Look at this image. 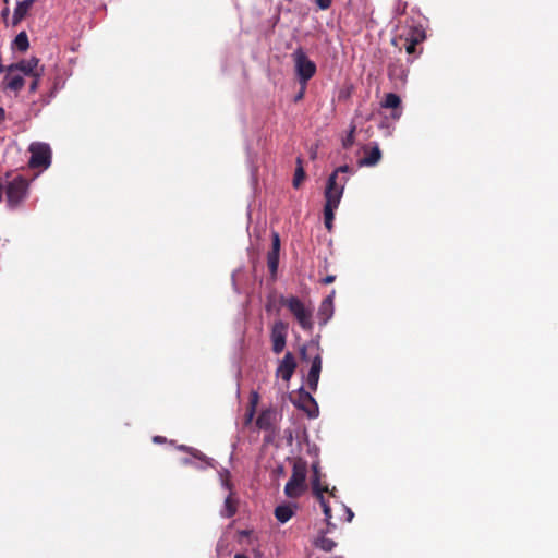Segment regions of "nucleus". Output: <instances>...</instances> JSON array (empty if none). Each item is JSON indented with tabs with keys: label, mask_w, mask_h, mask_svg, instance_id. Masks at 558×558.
Wrapping results in <instances>:
<instances>
[{
	"label": "nucleus",
	"mask_w": 558,
	"mask_h": 558,
	"mask_svg": "<svg viewBox=\"0 0 558 558\" xmlns=\"http://www.w3.org/2000/svg\"><path fill=\"white\" fill-rule=\"evenodd\" d=\"M425 38L424 27L411 19L405 20V25L401 27L399 36L392 39V44L399 46V43L403 41L405 52L409 54L408 63H412L414 58L421 53V51H417V45L423 43Z\"/></svg>",
	"instance_id": "nucleus-1"
},
{
	"label": "nucleus",
	"mask_w": 558,
	"mask_h": 558,
	"mask_svg": "<svg viewBox=\"0 0 558 558\" xmlns=\"http://www.w3.org/2000/svg\"><path fill=\"white\" fill-rule=\"evenodd\" d=\"M300 355L302 361H311V368L306 377V384L310 390L315 392L318 387L322 372V349L318 343L311 341L301 348Z\"/></svg>",
	"instance_id": "nucleus-2"
},
{
	"label": "nucleus",
	"mask_w": 558,
	"mask_h": 558,
	"mask_svg": "<svg viewBox=\"0 0 558 558\" xmlns=\"http://www.w3.org/2000/svg\"><path fill=\"white\" fill-rule=\"evenodd\" d=\"M352 169L344 165L338 167L328 178L325 190V204L339 206L343 195L344 186L348 181L347 177L340 174L351 173Z\"/></svg>",
	"instance_id": "nucleus-3"
},
{
	"label": "nucleus",
	"mask_w": 558,
	"mask_h": 558,
	"mask_svg": "<svg viewBox=\"0 0 558 558\" xmlns=\"http://www.w3.org/2000/svg\"><path fill=\"white\" fill-rule=\"evenodd\" d=\"M280 304L286 306L305 331H312L314 328L313 311L298 296H280Z\"/></svg>",
	"instance_id": "nucleus-4"
},
{
	"label": "nucleus",
	"mask_w": 558,
	"mask_h": 558,
	"mask_svg": "<svg viewBox=\"0 0 558 558\" xmlns=\"http://www.w3.org/2000/svg\"><path fill=\"white\" fill-rule=\"evenodd\" d=\"M307 463L299 459L293 464L292 475L284 487L289 498H299L306 490Z\"/></svg>",
	"instance_id": "nucleus-5"
},
{
	"label": "nucleus",
	"mask_w": 558,
	"mask_h": 558,
	"mask_svg": "<svg viewBox=\"0 0 558 558\" xmlns=\"http://www.w3.org/2000/svg\"><path fill=\"white\" fill-rule=\"evenodd\" d=\"M292 60L294 62L295 74L299 83L303 85V89H305L307 82L316 73V64L307 57L301 47L294 50L292 53Z\"/></svg>",
	"instance_id": "nucleus-6"
},
{
	"label": "nucleus",
	"mask_w": 558,
	"mask_h": 558,
	"mask_svg": "<svg viewBox=\"0 0 558 558\" xmlns=\"http://www.w3.org/2000/svg\"><path fill=\"white\" fill-rule=\"evenodd\" d=\"M28 181L22 175L15 177L10 181L5 189L7 205L10 209L21 206L28 195Z\"/></svg>",
	"instance_id": "nucleus-7"
},
{
	"label": "nucleus",
	"mask_w": 558,
	"mask_h": 558,
	"mask_svg": "<svg viewBox=\"0 0 558 558\" xmlns=\"http://www.w3.org/2000/svg\"><path fill=\"white\" fill-rule=\"evenodd\" d=\"M31 168H48L51 163V149L46 143L35 142L29 145Z\"/></svg>",
	"instance_id": "nucleus-8"
},
{
	"label": "nucleus",
	"mask_w": 558,
	"mask_h": 558,
	"mask_svg": "<svg viewBox=\"0 0 558 558\" xmlns=\"http://www.w3.org/2000/svg\"><path fill=\"white\" fill-rule=\"evenodd\" d=\"M288 328V323L283 320H276L274 323L270 331V340L275 354H280L286 348Z\"/></svg>",
	"instance_id": "nucleus-9"
},
{
	"label": "nucleus",
	"mask_w": 558,
	"mask_h": 558,
	"mask_svg": "<svg viewBox=\"0 0 558 558\" xmlns=\"http://www.w3.org/2000/svg\"><path fill=\"white\" fill-rule=\"evenodd\" d=\"M409 74L408 64L400 58L390 60L388 63V76L396 84L404 85Z\"/></svg>",
	"instance_id": "nucleus-10"
},
{
	"label": "nucleus",
	"mask_w": 558,
	"mask_h": 558,
	"mask_svg": "<svg viewBox=\"0 0 558 558\" xmlns=\"http://www.w3.org/2000/svg\"><path fill=\"white\" fill-rule=\"evenodd\" d=\"M296 408L307 413L310 417L318 415V405L310 391L301 388L298 393V399L294 401Z\"/></svg>",
	"instance_id": "nucleus-11"
},
{
	"label": "nucleus",
	"mask_w": 558,
	"mask_h": 558,
	"mask_svg": "<svg viewBox=\"0 0 558 558\" xmlns=\"http://www.w3.org/2000/svg\"><path fill=\"white\" fill-rule=\"evenodd\" d=\"M280 236L277 232L271 235V248L267 254V266L272 278H276L279 266Z\"/></svg>",
	"instance_id": "nucleus-12"
},
{
	"label": "nucleus",
	"mask_w": 558,
	"mask_h": 558,
	"mask_svg": "<svg viewBox=\"0 0 558 558\" xmlns=\"http://www.w3.org/2000/svg\"><path fill=\"white\" fill-rule=\"evenodd\" d=\"M277 416V412L274 409L263 410L256 420V425L259 429L269 432L271 435H276Z\"/></svg>",
	"instance_id": "nucleus-13"
},
{
	"label": "nucleus",
	"mask_w": 558,
	"mask_h": 558,
	"mask_svg": "<svg viewBox=\"0 0 558 558\" xmlns=\"http://www.w3.org/2000/svg\"><path fill=\"white\" fill-rule=\"evenodd\" d=\"M39 59L36 57H32L26 60H21L16 63H12L7 66V72H22L26 76H33L38 72Z\"/></svg>",
	"instance_id": "nucleus-14"
},
{
	"label": "nucleus",
	"mask_w": 558,
	"mask_h": 558,
	"mask_svg": "<svg viewBox=\"0 0 558 558\" xmlns=\"http://www.w3.org/2000/svg\"><path fill=\"white\" fill-rule=\"evenodd\" d=\"M296 368V362L291 352H287L277 368V375L289 381Z\"/></svg>",
	"instance_id": "nucleus-15"
},
{
	"label": "nucleus",
	"mask_w": 558,
	"mask_h": 558,
	"mask_svg": "<svg viewBox=\"0 0 558 558\" xmlns=\"http://www.w3.org/2000/svg\"><path fill=\"white\" fill-rule=\"evenodd\" d=\"M365 156L359 160L361 167H373L376 166L381 159V151L379 146L375 144L373 147L365 145L363 147Z\"/></svg>",
	"instance_id": "nucleus-16"
},
{
	"label": "nucleus",
	"mask_w": 558,
	"mask_h": 558,
	"mask_svg": "<svg viewBox=\"0 0 558 558\" xmlns=\"http://www.w3.org/2000/svg\"><path fill=\"white\" fill-rule=\"evenodd\" d=\"M313 476H312V490L315 497L319 495H324V493H329L331 496H335L336 487L329 490L328 486H323L320 484L322 473L318 463H314L312 465Z\"/></svg>",
	"instance_id": "nucleus-17"
},
{
	"label": "nucleus",
	"mask_w": 558,
	"mask_h": 558,
	"mask_svg": "<svg viewBox=\"0 0 558 558\" xmlns=\"http://www.w3.org/2000/svg\"><path fill=\"white\" fill-rule=\"evenodd\" d=\"M400 106H401V98L395 93L386 94L385 98L381 102L383 108L392 109V112L390 116L393 120L400 119V117L402 114V109Z\"/></svg>",
	"instance_id": "nucleus-18"
},
{
	"label": "nucleus",
	"mask_w": 558,
	"mask_h": 558,
	"mask_svg": "<svg viewBox=\"0 0 558 558\" xmlns=\"http://www.w3.org/2000/svg\"><path fill=\"white\" fill-rule=\"evenodd\" d=\"M36 0H23L17 2L16 8L14 9L12 25L16 26L21 23V21L27 15L29 9L34 4Z\"/></svg>",
	"instance_id": "nucleus-19"
},
{
	"label": "nucleus",
	"mask_w": 558,
	"mask_h": 558,
	"mask_svg": "<svg viewBox=\"0 0 558 558\" xmlns=\"http://www.w3.org/2000/svg\"><path fill=\"white\" fill-rule=\"evenodd\" d=\"M24 78L20 74H14V72H7L4 76V88L10 89L12 92L19 93L24 86Z\"/></svg>",
	"instance_id": "nucleus-20"
},
{
	"label": "nucleus",
	"mask_w": 558,
	"mask_h": 558,
	"mask_svg": "<svg viewBox=\"0 0 558 558\" xmlns=\"http://www.w3.org/2000/svg\"><path fill=\"white\" fill-rule=\"evenodd\" d=\"M333 296L335 291L331 292L320 304L318 315L323 318L324 323L332 316L333 314Z\"/></svg>",
	"instance_id": "nucleus-21"
},
{
	"label": "nucleus",
	"mask_w": 558,
	"mask_h": 558,
	"mask_svg": "<svg viewBox=\"0 0 558 558\" xmlns=\"http://www.w3.org/2000/svg\"><path fill=\"white\" fill-rule=\"evenodd\" d=\"M238 511V500L232 496V494L228 495L225 499L223 508L220 511V514L223 518H232Z\"/></svg>",
	"instance_id": "nucleus-22"
},
{
	"label": "nucleus",
	"mask_w": 558,
	"mask_h": 558,
	"mask_svg": "<svg viewBox=\"0 0 558 558\" xmlns=\"http://www.w3.org/2000/svg\"><path fill=\"white\" fill-rule=\"evenodd\" d=\"M293 514L294 511L289 505H280L275 509V517L281 523L288 522Z\"/></svg>",
	"instance_id": "nucleus-23"
},
{
	"label": "nucleus",
	"mask_w": 558,
	"mask_h": 558,
	"mask_svg": "<svg viewBox=\"0 0 558 558\" xmlns=\"http://www.w3.org/2000/svg\"><path fill=\"white\" fill-rule=\"evenodd\" d=\"M316 499L318 500V502L320 504L322 508H323V512L325 514V520L327 522V531L326 532H330L332 531L335 527H336V524L331 522V508L329 507L327 500L325 499V496L324 495H319L316 497Z\"/></svg>",
	"instance_id": "nucleus-24"
},
{
	"label": "nucleus",
	"mask_w": 558,
	"mask_h": 558,
	"mask_svg": "<svg viewBox=\"0 0 558 558\" xmlns=\"http://www.w3.org/2000/svg\"><path fill=\"white\" fill-rule=\"evenodd\" d=\"M338 208V206H332L325 204L324 206V223L328 231L332 230L333 227V219H335V210Z\"/></svg>",
	"instance_id": "nucleus-25"
},
{
	"label": "nucleus",
	"mask_w": 558,
	"mask_h": 558,
	"mask_svg": "<svg viewBox=\"0 0 558 558\" xmlns=\"http://www.w3.org/2000/svg\"><path fill=\"white\" fill-rule=\"evenodd\" d=\"M315 546L326 553L332 551L333 548L337 546V543L328 537L325 536V534H322L318 536L315 541Z\"/></svg>",
	"instance_id": "nucleus-26"
},
{
	"label": "nucleus",
	"mask_w": 558,
	"mask_h": 558,
	"mask_svg": "<svg viewBox=\"0 0 558 558\" xmlns=\"http://www.w3.org/2000/svg\"><path fill=\"white\" fill-rule=\"evenodd\" d=\"M29 41L27 34L25 32H21L16 35L15 39L13 40V49H16L17 51L24 52L28 49Z\"/></svg>",
	"instance_id": "nucleus-27"
},
{
	"label": "nucleus",
	"mask_w": 558,
	"mask_h": 558,
	"mask_svg": "<svg viewBox=\"0 0 558 558\" xmlns=\"http://www.w3.org/2000/svg\"><path fill=\"white\" fill-rule=\"evenodd\" d=\"M296 163H298V167H296L295 172H294V178H293L292 184H293V187L299 189L301 186L302 182L305 179V171H304L303 166H302L301 157H299L296 159Z\"/></svg>",
	"instance_id": "nucleus-28"
},
{
	"label": "nucleus",
	"mask_w": 558,
	"mask_h": 558,
	"mask_svg": "<svg viewBox=\"0 0 558 558\" xmlns=\"http://www.w3.org/2000/svg\"><path fill=\"white\" fill-rule=\"evenodd\" d=\"M354 133H355V126L353 125V126H351L348 135L342 141V146L344 148H349V147H351L353 145V143H354Z\"/></svg>",
	"instance_id": "nucleus-29"
},
{
	"label": "nucleus",
	"mask_w": 558,
	"mask_h": 558,
	"mask_svg": "<svg viewBox=\"0 0 558 558\" xmlns=\"http://www.w3.org/2000/svg\"><path fill=\"white\" fill-rule=\"evenodd\" d=\"M32 77H33V81L29 84V92L31 93H35L38 89V85H39V81H40V77H41V73L39 72V73L33 75Z\"/></svg>",
	"instance_id": "nucleus-30"
},
{
	"label": "nucleus",
	"mask_w": 558,
	"mask_h": 558,
	"mask_svg": "<svg viewBox=\"0 0 558 558\" xmlns=\"http://www.w3.org/2000/svg\"><path fill=\"white\" fill-rule=\"evenodd\" d=\"M259 401V395L256 391H252L250 395V404L252 409H256L257 403Z\"/></svg>",
	"instance_id": "nucleus-31"
},
{
	"label": "nucleus",
	"mask_w": 558,
	"mask_h": 558,
	"mask_svg": "<svg viewBox=\"0 0 558 558\" xmlns=\"http://www.w3.org/2000/svg\"><path fill=\"white\" fill-rule=\"evenodd\" d=\"M332 0H316V4L320 10H328L331 7Z\"/></svg>",
	"instance_id": "nucleus-32"
},
{
	"label": "nucleus",
	"mask_w": 558,
	"mask_h": 558,
	"mask_svg": "<svg viewBox=\"0 0 558 558\" xmlns=\"http://www.w3.org/2000/svg\"><path fill=\"white\" fill-rule=\"evenodd\" d=\"M256 409H252L251 407L247 408L245 413V423L248 424L252 422L254 415H255Z\"/></svg>",
	"instance_id": "nucleus-33"
},
{
	"label": "nucleus",
	"mask_w": 558,
	"mask_h": 558,
	"mask_svg": "<svg viewBox=\"0 0 558 558\" xmlns=\"http://www.w3.org/2000/svg\"><path fill=\"white\" fill-rule=\"evenodd\" d=\"M336 280V276L335 275H328L326 276L323 280H322V283L323 284H330L332 282H335Z\"/></svg>",
	"instance_id": "nucleus-34"
},
{
	"label": "nucleus",
	"mask_w": 558,
	"mask_h": 558,
	"mask_svg": "<svg viewBox=\"0 0 558 558\" xmlns=\"http://www.w3.org/2000/svg\"><path fill=\"white\" fill-rule=\"evenodd\" d=\"M343 509H344V511H345V513H347V521H348V522H351V521H352V519H353V517H354L353 511H352L350 508H347V507H344V506H343Z\"/></svg>",
	"instance_id": "nucleus-35"
},
{
	"label": "nucleus",
	"mask_w": 558,
	"mask_h": 558,
	"mask_svg": "<svg viewBox=\"0 0 558 558\" xmlns=\"http://www.w3.org/2000/svg\"><path fill=\"white\" fill-rule=\"evenodd\" d=\"M304 90L305 89H303V88L300 90V93L295 96V101H299V100H301L303 98Z\"/></svg>",
	"instance_id": "nucleus-36"
},
{
	"label": "nucleus",
	"mask_w": 558,
	"mask_h": 558,
	"mask_svg": "<svg viewBox=\"0 0 558 558\" xmlns=\"http://www.w3.org/2000/svg\"><path fill=\"white\" fill-rule=\"evenodd\" d=\"M165 440H166V439H165L163 437H161V436H156V437H154V441H155V442H158V444L165 442Z\"/></svg>",
	"instance_id": "nucleus-37"
},
{
	"label": "nucleus",
	"mask_w": 558,
	"mask_h": 558,
	"mask_svg": "<svg viewBox=\"0 0 558 558\" xmlns=\"http://www.w3.org/2000/svg\"><path fill=\"white\" fill-rule=\"evenodd\" d=\"M5 118V111L2 107H0V122H2Z\"/></svg>",
	"instance_id": "nucleus-38"
},
{
	"label": "nucleus",
	"mask_w": 558,
	"mask_h": 558,
	"mask_svg": "<svg viewBox=\"0 0 558 558\" xmlns=\"http://www.w3.org/2000/svg\"><path fill=\"white\" fill-rule=\"evenodd\" d=\"M234 558H248V557L244 554H235Z\"/></svg>",
	"instance_id": "nucleus-39"
},
{
	"label": "nucleus",
	"mask_w": 558,
	"mask_h": 558,
	"mask_svg": "<svg viewBox=\"0 0 558 558\" xmlns=\"http://www.w3.org/2000/svg\"><path fill=\"white\" fill-rule=\"evenodd\" d=\"M179 449H180V450H182V451H190V448H187V447H186V446H184V445H181V446L179 447Z\"/></svg>",
	"instance_id": "nucleus-40"
},
{
	"label": "nucleus",
	"mask_w": 558,
	"mask_h": 558,
	"mask_svg": "<svg viewBox=\"0 0 558 558\" xmlns=\"http://www.w3.org/2000/svg\"><path fill=\"white\" fill-rule=\"evenodd\" d=\"M276 471L278 472V474H282V473H283V466H281V465H280V466H278V468L276 469Z\"/></svg>",
	"instance_id": "nucleus-41"
},
{
	"label": "nucleus",
	"mask_w": 558,
	"mask_h": 558,
	"mask_svg": "<svg viewBox=\"0 0 558 558\" xmlns=\"http://www.w3.org/2000/svg\"><path fill=\"white\" fill-rule=\"evenodd\" d=\"M2 195H3V186L0 183V202L2 201Z\"/></svg>",
	"instance_id": "nucleus-42"
},
{
	"label": "nucleus",
	"mask_w": 558,
	"mask_h": 558,
	"mask_svg": "<svg viewBox=\"0 0 558 558\" xmlns=\"http://www.w3.org/2000/svg\"><path fill=\"white\" fill-rule=\"evenodd\" d=\"M8 13H9V9H8V8H5V9L2 11V16H3V17H4V16H7V15H8Z\"/></svg>",
	"instance_id": "nucleus-43"
}]
</instances>
